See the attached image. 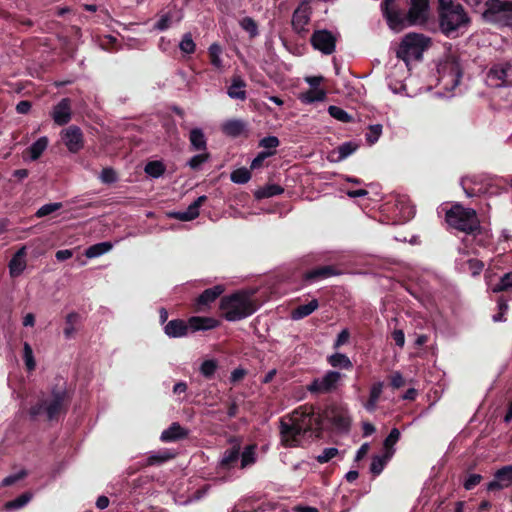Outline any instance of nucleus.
I'll return each instance as SVG.
<instances>
[{
	"label": "nucleus",
	"mask_w": 512,
	"mask_h": 512,
	"mask_svg": "<svg viewBox=\"0 0 512 512\" xmlns=\"http://www.w3.org/2000/svg\"><path fill=\"white\" fill-rule=\"evenodd\" d=\"M322 415L313 406L303 405L290 415L289 422L280 421V435L284 446L296 447L305 436L319 437L322 433Z\"/></svg>",
	"instance_id": "1"
},
{
	"label": "nucleus",
	"mask_w": 512,
	"mask_h": 512,
	"mask_svg": "<svg viewBox=\"0 0 512 512\" xmlns=\"http://www.w3.org/2000/svg\"><path fill=\"white\" fill-rule=\"evenodd\" d=\"M395 1L384 0L381 3L383 14L392 30L401 31L409 26L427 23L430 0H410V8L407 12L397 8Z\"/></svg>",
	"instance_id": "2"
},
{
	"label": "nucleus",
	"mask_w": 512,
	"mask_h": 512,
	"mask_svg": "<svg viewBox=\"0 0 512 512\" xmlns=\"http://www.w3.org/2000/svg\"><path fill=\"white\" fill-rule=\"evenodd\" d=\"M71 403V394L66 387L54 386L47 398L38 400L31 405L28 413L30 419L35 421L39 416L45 415V419L49 422H58L64 417Z\"/></svg>",
	"instance_id": "3"
},
{
	"label": "nucleus",
	"mask_w": 512,
	"mask_h": 512,
	"mask_svg": "<svg viewBox=\"0 0 512 512\" xmlns=\"http://www.w3.org/2000/svg\"><path fill=\"white\" fill-rule=\"evenodd\" d=\"M439 30L448 38L459 36L461 29H467L471 19L462 4L453 0H438L437 6Z\"/></svg>",
	"instance_id": "4"
},
{
	"label": "nucleus",
	"mask_w": 512,
	"mask_h": 512,
	"mask_svg": "<svg viewBox=\"0 0 512 512\" xmlns=\"http://www.w3.org/2000/svg\"><path fill=\"white\" fill-rule=\"evenodd\" d=\"M219 308L227 321H239L255 313L257 305L249 293L236 291L223 296Z\"/></svg>",
	"instance_id": "5"
},
{
	"label": "nucleus",
	"mask_w": 512,
	"mask_h": 512,
	"mask_svg": "<svg viewBox=\"0 0 512 512\" xmlns=\"http://www.w3.org/2000/svg\"><path fill=\"white\" fill-rule=\"evenodd\" d=\"M445 221L450 228L467 235L469 232L475 231L480 220L474 209L456 203L446 211Z\"/></svg>",
	"instance_id": "6"
},
{
	"label": "nucleus",
	"mask_w": 512,
	"mask_h": 512,
	"mask_svg": "<svg viewBox=\"0 0 512 512\" xmlns=\"http://www.w3.org/2000/svg\"><path fill=\"white\" fill-rule=\"evenodd\" d=\"M482 18L487 23L500 26H512V2L502 0H487Z\"/></svg>",
	"instance_id": "7"
},
{
	"label": "nucleus",
	"mask_w": 512,
	"mask_h": 512,
	"mask_svg": "<svg viewBox=\"0 0 512 512\" xmlns=\"http://www.w3.org/2000/svg\"><path fill=\"white\" fill-rule=\"evenodd\" d=\"M429 45V38L423 34L409 33L407 34L397 51V57L406 60L410 56L420 55Z\"/></svg>",
	"instance_id": "8"
},
{
	"label": "nucleus",
	"mask_w": 512,
	"mask_h": 512,
	"mask_svg": "<svg viewBox=\"0 0 512 512\" xmlns=\"http://www.w3.org/2000/svg\"><path fill=\"white\" fill-rule=\"evenodd\" d=\"M325 417L339 432H348L351 426V418L348 409L340 404L332 403L323 411Z\"/></svg>",
	"instance_id": "9"
},
{
	"label": "nucleus",
	"mask_w": 512,
	"mask_h": 512,
	"mask_svg": "<svg viewBox=\"0 0 512 512\" xmlns=\"http://www.w3.org/2000/svg\"><path fill=\"white\" fill-rule=\"evenodd\" d=\"M342 374L338 371L329 370L321 378H315L307 385V391L311 394H328L338 388Z\"/></svg>",
	"instance_id": "10"
},
{
	"label": "nucleus",
	"mask_w": 512,
	"mask_h": 512,
	"mask_svg": "<svg viewBox=\"0 0 512 512\" xmlns=\"http://www.w3.org/2000/svg\"><path fill=\"white\" fill-rule=\"evenodd\" d=\"M310 42L315 50L325 55H330L335 51L336 37L329 30H315L311 35Z\"/></svg>",
	"instance_id": "11"
},
{
	"label": "nucleus",
	"mask_w": 512,
	"mask_h": 512,
	"mask_svg": "<svg viewBox=\"0 0 512 512\" xmlns=\"http://www.w3.org/2000/svg\"><path fill=\"white\" fill-rule=\"evenodd\" d=\"M61 140L70 153L76 154L84 147V135L80 127L70 125L60 133Z\"/></svg>",
	"instance_id": "12"
},
{
	"label": "nucleus",
	"mask_w": 512,
	"mask_h": 512,
	"mask_svg": "<svg viewBox=\"0 0 512 512\" xmlns=\"http://www.w3.org/2000/svg\"><path fill=\"white\" fill-rule=\"evenodd\" d=\"M240 459V444L236 443L227 448L216 466V473L225 476L233 468H235Z\"/></svg>",
	"instance_id": "13"
},
{
	"label": "nucleus",
	"mask_w": 512,
	"mask_h": 512,
	"mask_svg": "<svg viewBox=\"0 0 512 512\" xmlns=\"http://www.w3.org/2000/svg\"><path fill=\"white\" fill-rule=\"evenodd\" d=\"M50 116L58 126L68 124L72 119V100L68 97L62 98L53 107Z\"/></svg>",
	"instance_id": "14"
},
{
	"label": "nucleus",
	"mask_w": 512,
	"mask_h": 512,
	"mask_svg": "<svg viewBox=\"0 0 512 512\" xmlns=\"http://www.w3.org/2000/svg\"><path fill=\"white\" fill-rule=\"evenodd\" d=\"M223 285H215L205 289L196 299L193 305L195 312H203L224 292Z\"/></svg>",
	"instance_id": "15"
},
{
	"label": "nucleus",
	"mask_w": 512,
	"mask_h": 512,
	"mask_svg": "<svg viewBox=\"0 0 512 512\" xmlns=\"http://www.w3.org/2000/svg\"><path fill=\"white\" fill-rule=\"evenodd\" d=\"M338 274L339 270L334 265L317 266L303 272L302 281L306 284H311Z\"/></svg>",
	"instance_id": "16"
},
{
	"label": "nucleus",
	"mask_w": 512,
	"mask_h": 512,
	"mask_svg": "<svg viewBox=\"0 0 512 512\" xmlns=\"http://www.w3.org/2000/svg\"><path fill=\"white\" fill-rule=\"evenodd\" d=\"M512 485V464L498 469L494 479L487 484V491H499Z\"/></svg>",
	"instance_id": "17"
},
{
	"label": "nucleus",
	"mask_w": 512,
	"mask_h": 512,
	"mask_svg": "<svg viewBox=\"0 0 512 512\" xmlns=\"http://www.w3.org/2000/svg\"><path fill=\"white\" fill-rule=\"evenodd\" d=\"M220 325L219 320L213 317L192 316L188 319L189 331H208L217 328Z\"/></svg>",
	"instance_id": "18"
},
{
	"label": "nucleus",
	"mask_w": 512,
	"mask_h": 512,
	"mask_svg": "<svg viewBox=\"0 0 512 512\" xmlns=\"http://www.w3.org/2000/svg\"><path fill=\"white\" fill-rule=\"evenodd\" d=\"M164 333L169 338H181L185 337L189 333L188 320L185 321L183 319H173L168 321L164 328Z\"/></svg>",
	"instance_id": "19"
},
{
	"label": "nucleus",
	"mask_w": 512,
	"mask_h": 512,
	"mask_svg": "<svg viewBox=\"0 0 512 512\" xmlns=\"http://www.w3.org/2000/svg\"><path fill=\"white\" fill-rule=\"evenodd\" d=\"M247 83L238 74L231 78V84L227 88V94L231 99L245 101L247 98L246 92Z\"/></svg>",
	"instance_id": "20"
},
{
	"label": "nucleus",
	"mask_w": 512,
	"mask_h": 512,
	"mask_svg": "<svg viewBox=\"0 0 512 512\" xmlns=\"http://www.w3.org/2000/svg\"><path fill=\"white\" fill-rule=\"evenodd\" d=\"M359 144L354 141L344 142L330 152L329 160L341 162L356 152Z\"/></svg>",
	"instance_id": "21"
},
{
	"label": "nucleus",
	"mask_w": 512,
	"mask_h": 512,
	"mask_svg": "<svg viewBox=\"0 0 512 512\" xmlns=\"http://www.w3.org/2000/svg\"><path fill=\"white\" fill-rule=\"evenodd\" d=\"M189 431L178 422H173L160 436L162 442H176L188 437Z\"/></svg>",
	"instance_id": "22"
},
{
	"label": "nucleus",
	"mask_w": 512,
	"mask_h": 512,
	"mask_svg": "<svg viewBox=\"0 0 512 512\" xmlns=\"http://www.w3.org/2000/svg\"><path fill=\"white\" fill-rule=\"evenodd\" d=\"M310 20V7L303 5L297 7L292 15V27L297 33L306 31L305 26Z\"/></svg>",
	"instance_id": "23"
},
{
	"label": "nucleus",
	"mask_w": 512,
	"mask_h": 512,
	"mask_svg": "<svg viewBox=\"0 0 512 512\" xmlns=\"http://www.w3.org/2000/svg\"><path fill=\"white\" fill-rule=\"evenodd\" d=\"M383 389H384V382H382V381L374 382L371 385L370 391H369V397L365 402H363V407L365 408L366 411H368L370 413H373L376 411L378 402L383 393Z\"/></svg>",
	"instance_id": "24"
},
{
	"label": "nucleus",
	"mask_w": 512,
	"mask_h": 512,
	"mask_svg": "<svg viewBox=\"0 0 512 512\" xmlns=\"http://www.w3.org/2000/svg\"><path fill=\"white\" fill-rule=\"evenodd\" d=\"M26 247L20 248L9 261V273L11 277L20 276L26 268Z\"/></svg>",
	"instance_id": "25"
},
{
	"label": "nucleus",
	"mask_w": 512,
	"mask_h": 512,
	"mask_svg": "<svg viewBox=\"0 0 512 512\" xmlns=\"http://www.w3.org/2000/svg\"><path fill=\"white\" fill-rule=\"evenodd\" d=\"M475 231L469 232L467 236L472 237V241L476 246L482 248H488L492 244V235L491 233L481 226L480 221L478 222V227L474 229Z\"/></svg>",
	"instance_id": "26"
},
{
	"label": "nucleus",
	"mask_w": 512,
	"mask_h": 512,
	"mask_svg": "<svg viewBox=\"0 0 512 512\" xmlns=\"http://www.w3.org/2000/svg\"><path fill=\"white\" fill-rule=\"evenodd\" d=\"M512 74V64L503 62L494 64L489 70V76L504 82Z\"/></svg>",
	"instance_id": "27"
},
{
	"label": "nucleus",
	"mask_w": 512,
	"mask_h": 512,
	"mask_svg": "<svg viewBox=\"0 0 512 512\" xmlns=\"http://www.w3.org/2000/svg\"><path fill=\"white\" fill-rule=\"evenodd\" d=\"M191 149L195 151H205L207 149V140L200 128H193L189 133Z\"/></svg>",
	"instance_id": "28"
},
{
	"label": "nucleus",
	"mask_w": 512,
	"mask_h": 512,
	"mask_svg": "<svg viewBox=\"0 0 512 512\" xmlns=\"http://www.w3.org/2000/svg\"><path fill=\"white\" fill-rule=\"evenodd\" d=\"M319 307V302L317 299H312L309 303L304 305H299L294 308L291 312V317L293 320L303 319L310 314H312Z\"/></svg>",
	"instance_id": "29"
},
{
	"label": "nucleus",
	"mask_w": 512,
	"mask_h": 512,
	"mask_svg": "<svg viewBox=\"0 0 512 512\" xmlns=\"http://www.w3.org/2000/svg\"><path fill=\"white\" fill-rule=\"evenodd\" d=\"M175 457V453H173L169 449H163L161 451L152 453L146 459L145 466H155L161 465Z\"/></svg>",
	"instance_id": "30"
},
{
	"label": "nucleus",
	"mask_w": 512,
	"mask_h": 512,
	"mask_svg": "<svg viewBox=\"0 0 512 512\" xmlns=\"http://www.w3.org/2000/svg\"><path fill=\"white\" fill-rule=\"evenodd\" d=\"M246 129V123L242 120L234 119L226 121L223 126V132L231 137L240 136Z\"/></svg>",
	"instance_id": "31"
},
{
	"label": "nucleus",
	"mask_w": 512,
	"mask_h": 512,
	"mask_svg": "<svg viewBox=\"0 0 512 512\" xmlns=\"http://www.w3.org/2000/svg\"><path fill=\"white\" fill-rule=\"evenodd\" d=\"M48 138L46 136L40 137L37 139L29 148H27V153H29V157L31 160L35 161L41 157L43 152L46 150L48 146Z\"/></svg>",
	"instance_id": "32"
},
{
	"label": "nucleus",
	"mask_w": 512,
	"mask_h": 512,
	"mask_svg": "<svg viewBox=\"0 0 512 512\" xmlns=\"http://www.w3.org/2000/svg\"><path fill=\"white\" fill-rule=\"evenodd\" d=\"M328 363L334 368H341L346 370H351L353 368V364L349 357L342 353H335L328 357Z\"/></svg>",
	"instance_id": "33"
},
{
	"label": "nucleus",
	"mask_w": 512,
	"mask_h": 512,
	"mask_svg": "<svg viewBox=\"0 0 512 512\" xmlns=\"http://www.w3.org/2000/svg\"><path fill=\"white\" fill-rule=\"evenodd\" d=\"M239 461L242 469L253 465L256 462V445H247L242 452L240 451Z\"/></svg>",
	"instance_id": "34"
},
{
	"label": "nucleus",
	"mask_w": 512,
	"mask_h": 512,
	"mask_svg": "<svg viewBox=\"0 0 512 512\" xmlns=\"http://www.w3.org/2000/svg\"><path fill=\"white\" fill-rule=\"evenodd\" d=\"M284 192V188L278 184H268L262 188H259L255 192V197L257 199L270 198L273 196L280 195Z\"/></svg>",
	"instance_id": "35"
},
{
	"label": "nucleus",
	"mask_w": 512,
	"mask_h": 512,
	"mask_svg": "<svg viewBox=\"0 0 512 512\" xmlns=\"http://www.w3.org/2000/svg\"><path fill=\"white\" fill-rule=\"evenodd\" d=\"M112 249V244L110 242H100L94 245L89 246L85 250V256L87 258H96L99 257Z\"/></svg>",
	"instance_id": "36"
},
{
	"label": "nucleus",
	"mask_w": 512,
	"mask_h": 512,
	"mask_svg": "<svg viewBox=\"0 0 512 512\" xmlns=\"http://www.w3.org/2000/svg\"><path fill=\"white\" fill-rule=\"evenodd\" d=\"M326 98V91L319 88H310L308 91L301 94L300 99L302 102L311 104L317 101H323Z\"/></svg>",
	"instance_id": "37"
},
{
	"label": "nucleus",
	"mask_w": 512,
	"mask_h": 512,
	"mask_svg": "<svg viewBox=\"0 0 512 512\" xmlns=\"http://www.w3.org/2000/svg\"><path fill=\"white\" fill-rule=\"evenodd\" d=\"M389 460V455H374L370 464V472L374 476H378L382 473Z\"/></svg>",
	"instance_id": "38"
},
{
	"label": "nucleus",
	"mask_w": 512,
	"mask_h": 512,
	"mask_svg": "<svg viewBox=\"0 0 512 512\" xmlns=\"http://www.w3.org/2000/svg\"><path fill=\"white\" fill-rule=\"evenodd\" d=\"M31 499L32 494L30 492H24L15 499L6 502L4 507L8 511L17 510L24 507Z\"/></svg>",
	"instance_id": "39"
},
{
	"label": "nucleus",
	"mask_w": 512,
	"mask_h": 512,
	"mask_svg": "<svg viewBox=\"0 0 512 512\" xmlns=\"http://www.w3.org/2000/svg\"><path fill=\"white\" fill-rule=\"evenodd\" d=\"M217 369L218 362L215 359H208L201 363L199 370L203 377L210 380L214 377Z\"/></svg>",
	"instance_id": "40"
},
{
	"label": "nucleus",
	"mask_w": 512,
	"mask_h": 512,
	"mask_svg": "<svg viewBox=\"0 0 512 512\" xmlns=\"http://www.w3.org/2000/svg\"><path fill=\"white\" fill-rule=\"evenodd\" d=\"M222 49L219 44L213 43L209 49H208V55L210 59V63L216 68V69H222L223 63L221 60Z\"/></svg>",
	"instance_id": "41"
},
{
	"label": "nucleus",
	"mask_w": 512,
	"mask_h": 512,
	"mask_svg": "<svg viewBox=\"0 0 512 512\" xmlns=\"http://www.w3.org/2000/svg\"><path fill=\"white\" fill-rule=\"evenodd\" d=\"M328 113L331 117L343 123H350L353 121V117L349 113L335 105H330L328 107Z\"/></svg>",
	"instance_id": "42"
},
{
	"label": "nucleus",
	"mask_w": 512,
	"mask_h": 512,
	"mask_svg": "<svg viewBox=\"0 0 512 512\" xmlns=\"http://www.w3.org/2000/svg\"><path fill=\"white\" fill-rule=\"evenodd\" d=\"M144 171L153 178L162 176L165 172V166L161 161H150L145 165Z\"/></svg>",
	"instance_id": "43"
},
{
	"label": "nucleus",
	"mask_w": 512,
	"mask_h": 512,
	"mask_svg": "<svg viewBox=\"0 0 512 512\" xmlns=\"http://www.w3.org/2000/svg\"><path fill=\"white\" fill-rule=\"evenodd\" d=\"M230 179L236 184H245L251 179V173L247 168L241 167L231 173Z\"/></svg>",
	"instance_id": "44"
},
{
	"label": "nucleus",
	"mask_w": 512,
	"mask_h": 512,
	"mask_svg": "<svg viewBox=\"0 0 512 512\" xmlns=\"http://www.w3.org/2000/svg\"><path fill=\"white\" fill-rule=\"evenodd\" d=\"M382 125L374 124L369 125L367 132L365 133V139L369 145L375 144L382 134Z\"/></svg>",
	"instance_id": "45"
},
{
	"label": "nucleus",
	"mask_w": 512,
	"mask_h": 512,
	"mask_svg": "<svg viewBox=\"0 0 512 512\" xmlns=\"http://www.w3.org/2000/svg\"><path fill=\"white\" fill-rule=\"evenodd\" d=\"M180 50L185 54H193L196 50V44L193 41L191 33H185L179 44Z\"/></svg>",
	"instance_id": "46"
},
{
	"label": "nucleus",
	"mask_w": 512,
	"mask_h": 512,
	"mask_svg": "<svg viewBox=\"0 0 512 512\" xmlns=\"http://www.w3.org/2000/svg\"><path fill=\"white\" fill-rule=\"evenodd\" d=\"M240 26L243 30L249 33L250 37H255L258 35V25L253 18L249 16L242 18L240 21Z\"/></svg>",
	"instance_id": "47"
},
{
	"label": "nucleus",
	"mask_w": 512,
	"mask_h": 512,
	"mask_svg": "<svg viewBox=\"0 0 512 512\" xmlns=\"http://www.w3.org/2000/svg\"><path fill=\"white\" fill-rule=\"evenodd\" d=\"M80 315L76 312H71L66 316V327L64 328V335L70 338L75 332L74 325L78 322Z\"/></svg>",
	"instance_id": "48"
},
{
	"label": "nucleus",
	"mask_w": 512,
	"mask_h": 512,
	"mask_svg": "<svg viewBox=\"0 0 512 512\" xmlns=\"http://www.w3.org/2000/svg\"><path fill=\"white\" fill-rule=\"evenodd\" d=\"M61 208H62V203H60V202L48 203V204L41 206L37 210L35 216L38 218H42V217L48 216V215L58 211Z\"/></svg>",
	"instance_id": "49"
},
{
	"label": "nucleus",
	"mask_w": 512,
	"mask_h": 512,
	"mask_svg": "<svg viewBox=\"0 0 512 512\" xmlns=\"http://www.w3.org/2000/svg\"><path fill=\"white\" fill-rule=\"evenodd\" d=\"M207 201V196L202 195L198 197L193 203H191L185 210L188 215L194 220L199 216V208Z\"/></svg>",
	"instance_id": "50"
},
{
	"label": "nucleus",
	"mask_w": 512,
	"mask_h": 512,
	"mask_svg": "<svg viewBox=\"0 0 512 512\" xmlns=\"http://www.w3.org/2000/svg\"><path fill=\"white\" fill-rule=\"evenodd\" d=\"M510 288H512V272L504 274L494 286L493 291L503 292L508 291Z\"/></svg>",
	"instance_id": "51"
},
{
	"label": "nucleus",
	"mask_w": 512,
	"mask_h": 512,
	"mask_svg": "<svg viewBox=\"0 0 512 512\" xmlns=\"http://www.w3.org/2000/svg\"><path fill=\"white\" fill-rule=\"evenodd\" d=\"M210 159V153L204 152L201 154L194 155L189 161L188 166L192 170H199L201 165Z\"/></svg>",
	"instance_id": "52"
},
{
	"label": "nucleus",
	"mask_w": 512,
	"mask_h": 512,
	"mask_svg": "<svg viewBox=\"0 0 512 512\" xmlns=\"http://www.w3.org/2000/svg\"><path fill=\"white\" fill-rule=\"evenodd\" d=\"M23 352H24V360H25L27 369L29 371L34 370L36 363H35V360L33 357L32 348L27 342L24 343Z\"/></svg>",
	"instance_id": "53"
},
{
	"label": "nucleus",
	"mask_w": 512,
	"mask_h": 512,
	"mask_svg": "<svg viewBox=\"0 0 512 512\" xmlns=\"http://www.w3.org/2000/svg\"><path fill=\"white\" fill-rule=\"evenodd\" d=\"M279 145L280 141L276 136H267L259 141V146L268 149L267 151H275Z\"/></svg>",
	"instance_id": "54"
},
{
	"label": "nucleus",
	"mask_w": 512,
	"mask_h": 512,
	"mask_svg": "<svg viewBox=\"0 0 512 512\" xmlns=\"http://www.w3.org/2000/svg\"><path fill=\"white\" fill-rule=\"evenodd\" d=\"M276 154V151H262L258 153V155L252 160L251 169H258L263 166L264 161L273 155Z\"/></svg>",
	"instance_id": "55"
},
{
	"label": "nucleus",
	"mask_w": 512,
	"mask_h": 512,
	"mask_svg": "<svg viewBox=\"0 0 512 512\" xmlns=\"http://www.w3.org/2000/svg\"><path fill=\"white\" fill-rule=\"evenodd\" d=\"M338 453H339V451L337 448H334V447L325 448L322 451V453L316 457V460L319 463L324 464V463L329 462L335 456H337Z\"/></svg>",
	"instance_id": "56"
},
{
	"label": "nucleus",
	"mask_w": 512,
	"mask_h": 512,
	"mask_svg": "<svg viewBox=\"0 0 512 512\" xmlns=\"http://www.w3.org/2000/svg\"><path fill=\"white\" fill-rule=\"evenodd\" d=\"M100 180L105 184L114 183L117 180L115 170L111 167L103 168L100 174Z\"/></svg>",
	"instance_id": "57"
},
{
	"label": "nucleus",
	"mask_w": 512,
	"mask_h": 512,
	"mask_svg": "<svg viewBox=\"0 0 512 512\" xmlns=\"http://www.w3.org/2000/svg\"><path fill=\"white\" fill-rule=\"evenodd\" d=\"M26 476H27V471L23 469L15 474L5 477L2 481V486H5V487L11 486V485L15 484L16 482H18L19 480L24 479Z\"/></svg>",
	"instance_id": "58"
},
{
	"label": "nucleus",
	"mask_w": 512,
	"mask_h": 512,
	"mask_svg": "<svg viewBox=\"0 0 512 512\" xmlns=\"http://www.w3.org/2000/svg\"><path fill=\"white\" fill-rule=\"evenodd\" d=\"M400 439V431L397 428H392L388 436L384 440L386 449L392 448Z\"/></svg>",
	"instance_id": "59"
},
{
	"label": "nucleus",
	"mask_w": 512,
	"mask_h": 512,
	"mask_svg": "<svg viewBox=\"0 0 512 512\" xmlns=\"http://www.w3.org/2000/svg\"><path fill=\"white\" fill-rule=\"evenodd\" d=\"M482 480V476L480 474H469L464 483L463 486L466 490H472L474 489Z\"/></svg>",
	"instance_id": "60"
},
{
	"label": "nucleus",
	"mask_w": 512,
	"mask_h": 512,
	"mask_svg": "<svg viewBox=\"0 0 512 512\" xmlns=\"http://www.w3.org/2000/svg\"><path fill=\"white\" fill-rule=\"evenodd\" d=\"M466 264L472 275H479L484 268V263L478 259H469Z\"/></svg>",
	"instance_id": "61"
},
{
	"label": "nucleus",
	"mask_w": 512,
	"mask_h": 512,
	"mask_svg": "<svg viewBox=\"0 0 512 512\" xmlns=\"http://www.w3.org/2000/svg\"><path fill=\"white\" fill-rule=\"evenodd\" d=\"M171 23V15L166 13L160 17V19L155 23L154 29L158 31H165L170 27Z\"/></svg>",
	"instance_id": "62"
},
{
	"label": "nucleus",
	"mask_w": 512,
	"mask_h": 512,
	"mask_svg": "<svg viewBox=\"0 0 512 512\" xmlns=\"http://www.w3.org/2000/svg\"><path fill=\"white\" fill-rule=\"evenodd\" d=\"M405 383V379L400 372L396 371L390 375V385L392 388L399 389L403 387Z\"/></svg>",
	"instance_id": "63"
},
{
	"label": "nucleus",
	"mask_w": 512,
	"mask_h": 512,
	"mask_svg": "<svg viewBox=\"0 0 512 512\" xmlns=\"http://www.w3.org/2000/svg\"><path fill=\"white\" fill-rule=\"evenodd\" d=\"M247 375V370L244 368H236L231 372L230 375V382L232 384H236L244 379V377Z\"/></svg>",
	"instance_id": "64"
}]
</instances>
